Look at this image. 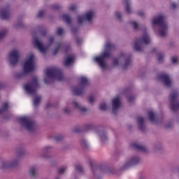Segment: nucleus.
I'll return each mask as SVG.
<instances>
[{"mask_svg": "<svg viewBox=\"0 0 179 179\" xmlns=\"http://www.w3.org/2000/svg\"><path fill=\"white\" fill-rule=\"evenodd\" d=\"M45 73L48 78L50 79H57L58 82H61L64 79V75L61 69L57 67H49L45 70Z\"/></svg>", "mask_w": 179, "mask_h": 179, "instance_id": "7ed1b4c3", "label": "nucleus"}, {"mask_svg": "<svg viewBox=\"0 0 179 179\" xmlns=\"http://www.w3.org/2000/svg\"><path fill=\"white\" fill-rule=\"evenodd\" d=\"M55 139L57 142H58V141H61V139H62V136H56Z\"/></svg>", "mask_w": 179, "mask_h": 179, "instance_id": "603ef678", "label": "nucleus"}, {"mask_svg": "<svg viewBox=\"0 0 179 179\" xmlns=\"http://www.w3.org/2000/svg\"><path fill=\"white\" fill-rule=\"evenodd\" d=\"M115 15L118 20H121V13L120 12H116Z\"/></svg>", "mask_w": 179, "mask_h": 179, "instance_id": "a19ab883", "label": "nucleus"}, {"mask_svg": "<svg viewBox=\"0 0 179 179\" xmlns=\"http://www.w3.org/2000/svg\"><path fill=\"white\" fill-rule=\"evenodd\" d=\"M119 64V61L117 58L113 59V64L115 66H117Z\"/></svg>", "mask_w": 179, "mask_h": 179, "instance_id": "79ce46f5", "label": "nucleus"}, {"mask_svg": "<svg viewBox=\"0 0 179 179\" xmlns=\"http://www.w3.org/2000/svg\"><path fill=\"white\" fill-rule=\"evenodd\" d=\"M131 24L133 29H134V30H136V29H138V23H136V22L132 21L131 22Z\"/></svg>", "mask_w": 179, "mask_h": 179, "instance_id": "c9c22d12", "label": "nucleus"}, {"mask_svg": "<svg viewBox=\"0 0 179 179\" xmlns=\"http://www.w3.org/2000/svg\"><path fill=\"white\" fill-rule=\"evenodd\" d=\"M76 170L78 173H83V168L82 167V166H80L79 164L76 165Z\"/></svg>", "mask_w": 179, "mask_h": 179, "instance_id": "2f4dec72", "label": "nucleus"}, {"mask_svg": "<svg viewBox=\"0 0 179 179\" xmlns=\"http://www.w3.org/2000/svg\"><path fill=\"white\" fill-rule=\"evenodd\" d=\"M10 14L9 13V8H3L0 13V18L3 20H8Z\"/></svg>", "mask_w": 179, "mask_h": 179, "instance_id": "2eb2a0df", "label": "nucleus"}, {"mask_svg": "<svg viewBox=\"0 0 179 179\" xmlns=\"http://www.w3.org/2000/svg\"><path fill=\"white\" fill-rule=\"evenodd\" d=\"M148 115L150 121H151V122H155V120H156V117L155 116V113H153V111L149 110L148 112Z\"/></svg>", "mask_w": 179, "mask_h": 179, "instance_id": "5701e85b", "label": "nucleus"}, {"mask_svg": "<svg viewBox=\"0 0 179 179\" xmlns=\"http://www.w3.org/2000/svg\"><path fill=\"white\" fill-rule=\"evenodd\" d=\"M73 61H75L73 57H67L64 62V66H69V65L73 64Z\"/></svg>", "mask_w": 179, "mask_h": 179, "instance_id": "412c9836", "label": "nucleus"}, {"mask_svg": "<svg viewBox=\"0 0 179 179\" xmlns=\"http://www.w3.org/2000/svg\"><path fill=\"white\" fill-rule=\"evenodd\" d=\"M51 107V103H47L46 108H50Z\"/></svg>", "mask_w": 179, "mask_h": 179, "instance_id": "4d7b16f0", "label": "nucleus"}, {"mask_svg": "<svg viewBox=\"0 0 179 179\" xmlns=\"http://www.w3.org/2000/svg\"><path fill=\"white\" fill-rule=\"evenodd\" d=\"M105 139H107V137L104 136Z\"/></svg>", "mask_w": 179, "mask_h": 179, "instance_id": "774afa93", "label": "nucleus"}, {"mask_svg": "<svg viewBox=\"0 0 179 179\" xmlns=\"http://www.w3.org/2000/svg\"><path fill=\"white\" fill-rule=\"evenodd\" d=\"M93 16H94V12L90 10L88 13H86L84 15H78V22L80 24L83 23L85 20H86V22H91L92 19H93Z\"/></svg>", "mask_w": 179, "mask_h": 179, "instance_id": "9d476101", "label": "nucleus"}, {"mask_svg": "<svg viewBox=\"0 0 179 179\" xmlns=\"http://www.w3.org/2000/svg\"><path fill=\"white\" fill-rule=\"evenodd\" d=\"M29 175L31 177H34L36 176V166H31L29 169Z\"/></svg>", "mask_w": 179, "mask_h": 179, "instance_id": "cd10ccee", "label": "nucleus"}, {"mask_svg": "<svg viewBox=\"0 0 179 179\" xmlns=\"http://www.w3.org/2000/svg\"><path fill=\"white\" fill-rule=\"evenodd\" d=\"M138 16H143V15H145V13H143V11H140L138 13Z\"/></svg>", "mask_w": 179, "mask_h": 179, "instance_id": "864d4df0", "label": "nucleus"}, {"mask_svg": "<svg viewBox=\"0 0 179 179\" xmlns=\"http://www.w3.org/2000/svg\"><path fill=\"white\" fill-rule=\"evenodd\" d=\"M76 43L78 45H79V44H80V43H82V40L80 39V38H77L76 39Z\"/></svg>", "mask_w": 179, "mask_h": 179, "instance_id": "a18cd8bd", "label": "nucleus"}, {"mask_svg": "<svg viewBox=\"0 0 179 179\" xmlns=\"http://www.w3.org/2000/svg\"><path fill=\"white\" fill-rule=\"evenodd\" d=\"M171 61L172 64H176L177 62V61H178V59H177V57H171Z\"/></svg>", "mask_w": 179, "mask_h": 179, "instance_id": "ea45409f", "label": "nucleus"}, {"mask_svg": "<svg viewBox=\"0 0 179 179\" xmlns=\"http://www.w3.org/2000/svg\"><path fill=\"white\" fill-rule=\"evenodd\" d=\"M87 131H89V129H92L93 128V126L89 124L87 126Z\"/></svg>", "mask_w": 179, "mask_h": 179, "instance_id": "5fc2aeb1", "label": "nucleus"}, {"mask_svg": "<svg viewBox=\"0 0 179 179\" xmlns=\"http://www.w3.org/2000/svg\"><path fill=\"white\" fill-rule=\"evenodd\" d=\"M63 33H64V29L61 27H59L57 29L56 34H57V36H61L63 34Z\"/></svg>", "mask_w": 179, "mask_h": 179, "instance_id": "7c9ffc66", "label": "nucleus"}, {"mask_svg": "<svg viewBox=\"0 0 179 179\" xmlns=\"http://www.w3.org/2000/svg\"><path fill=\"white\" fill-rule=\"evenodd\" d=\"M99 109H101L102 111H106L107 110V105H106V103H102L99 106Z\"/></svg>", "mask_w": 179, "mask_h": 179, "instance_id": "c756f323", "label": "nucleus"}, {"mask_svg": "<svg viewBox=\"0 0 179 179\" xmlns=\"http://www.w3.org/2000/svg\"><path fill=\"white\" fill-rule=\"evenodd\" d=\"M64 113H69V108H64Z\"/></svg>", "mask_w": 179, "mask_h": 179, "instance_id": "6e6d98bb", "label": "nucleus"}, {"mask_svg": "<svg viewBox=\"0 0 179 179\" xmlns=\"http://www.w3.org/2000/svg\"><path fill=\"white\" fill-rule=\"evenodd\" d=\"M139 163V157H133L131 158L130 162L127 164H126V167L127 166H132L134 164H138Z\"/></svg>", "mask_w": 179, "mask_h": 179, "instance_id": "4be33fe9", "label": "nucleus"}, {"mask_svg": "<svg viewBox=\"0 0 179 179\" xmlns=\"http://www.w3.org/2000/svg\"><path fill=\"white\" fill-rule=\"evenodd\" d=\"M155 51H156V49H154L153 52H155Z\"/></svg>", "mask_w": 179, "mask_h": 179, "instance_id": "69168bd1", "label": "nucleus"}, {"mask_svg": "<svg viewBox=\"0 0 179 179\" xmlns=\"http://www.w3.org/2000/svg\"><path fill=\"white\" fill-rule=\"evenodd\" d=\"M90 166H91L92 170H93V163L90 162Z\"/></svg>", "mask_w": 179, "mask_h": 179, "instance_id": "bf43d9fd", "label": "nucleus"}, {"mask_svg": "<svg viewBox=\"0 0 179 179\" xmlns=\"http://www.w3.org/2000/svg\"><path fill=\"white\" fill-rule=\"evenodd\" d=\"M6 110H8V103L5 102L3 103L1 108L0 109V114H2L3 111H6Z\"/></svg>", "mask_w": 179, "mask_h": 179, "instance_id": "c85d7f7f", "label": "nucleus"}, {"mask_svg": "<svg viewBox=\"0 0 179 179\" xmlns=\"http://www.w3.org/2000/svg\"><path fill=\"white\" fill-rule=\"evenodd\" d=\"M52 9L53 10H58V9H61V6L59 4H54L52 6Z\"/></svg>", "mask_w": 179, "mask_h": 179, "instance_id": "f704fd0d", "label": "nucleus"}, {"mask_svg": "<svg viewBox=\"0 0 179 179\" xmlns=\"http://www.w3.org/2000/svg\"><path fill=\"white\" fill-rule=\"evenodd\" d=\"M134 99H135V96H129L127 97V99L129 101H133L134 100Z\"/></svg>", "mask_w": 179, "mask_h": 179, "instance_id": "49530a36", "label": "nucleus"}, {"mask_svg": "<svg viewBox=\"0 0 179 179\" xmlns=\"http://www.w3.org/2000/svg\"><path fill=\"white\" fill-rule=\"evenodd\" d=\"M34 71V55H30L24 64V73H30Z\"/></svg>", "mask_w": 179, "mask_h": 179, "instance_id": "6e6552de", "label": "nucleus"}, {"mask_svg": "<svg viewBox=\"0 0 179 179\" xmlns=\"http://www.w3.org/2000/svg\"><path fill=\"white\" fill-rule=\"evenodd\" d=\"M73 132H76L78 134L79 132H82V131L79 128H76V129H74Z\"/></svg>", "mask_w": 179, "mask_h": 179, "instance_id": "3c124183", "label": "nucleus"}, {"mask_svg": "<svg viewBox=\"0 0 179 179\" xmlns=\"http://www.w3.org/2000/svg\"><path fill=\"white\" fill-rule=\"evenodd\" d=\"M115 48V45L110 42L106 43L105 45V52L101 53L100 57H96L94 58V61L97 62L102 69L106 68V59H110L111 57V50Z\"/></svg>", "mask_w": 179, "mask_h": 179, "instance_id": "f257e3e1", "label": "nucleus"}, {"mask_svg": "<svg viewBox=\"0 0 179 179\" xmlns=\"http://www.w3.org/2000/svg\"><path fill=\"white\" fill-rule=\"evenodd\" d=\"M3 85H2V83H0V89H2Z\"/></svg>", "mask_w": 179, "mask_h": 179, "instance_id": "052dcab7", "label": "nucleus"}, {"mask_svg": "<svg viewBox=\"0 0 179 179\" xmlns=\"http://www.w3.org/2000/svg\"><path fill=\"white\" fill-rule=\"evenodd\" d=\"M21 76H22V74H20L19 77L21 78Z\"/></svg>", "mask_w": 179, "mask_h": 179, "instance_id": "0e129e2a", "label": "nucleus"}, {"mask_svg": "<svg viewBox=\"0 0 179 179\" xmlns=\"http://www.w3.org/2000/svg\"><path fill=\"white\" fill-rule=\"evenodd\" d=\"M38 87L39 85L37 77L32 78L31 83L24 85V89L28 94H34Z\"/></svg>", "mask_w": 179, "mask_h": 179, "instance_id": "39448f33", "label": "nucleus"}, {"mask_svg": "<svg viewBox=\"0 0 179 179\" xmlns=\"http://www.w3.org/2000/svg\"><path fill=\"white\" fill-rule=\"evenodd\" d=\"M131 146L135 149L136 150H140V152H143L144 153H146L148 152V148L143 145H141L138 143H132Z\"/></svg>", "mask_w": 179, "mask_h": 179, "instance_id": "f3484780", "label": "nucleus"}, {"mask_svg": "<svg viewBox=\"0 0 179 179\" xmlns=\"http://www.w3.org/2000/svg\"><path fill=\"white\" fill-rule=\"evenodd\" d=\"M45 83H48L47 82V78L45 79Z\"/></svg>", "mask_w": 179, "mask_h": 179, "instance_id": "680f3d73", "label": "nucleus"}, {"mask_svg": "<svg viewBox=\"0 0 179 179\" xmlns=\"http://www.w3.org/2000/svg\"><path fill=\"white\" fill-rule=\"evenodd\" d=\"M81 145L83 148H87L88 147V145H87V143L86 142L85 140H83L81 141Z\"/></svg>", "mask_w": 179, "mask_h": 179, "instance_id": "58836bf2", "label": "nucleus"}, {"mask_svg": "<svg viewBox=\"0 0 179 179\" xmlns=\"http://www.w3.org/2000/svg\"><path fill=\"white\" fill-rule=\"evenodd\" d=\"M178 97V92L177 91L172 92L170 96L171 110H172V111H177V110H179V101H177Z\"/></svg>", "mask_w": 179, "mask_h": 179, "instance_id": "1a4fd4ad", "label": "nucleus"}, {"mask_svg": "<svg viewBox=\"0 0 179 179\" xmlns=\"http://www.w3.org/2000/svg\"><path fill=\"white\" fill-rule=\"evenodd\" d=\"M48 149H50V147H48V146L44 148V150H45H45H48Z\"/></svg>", "mask_w": 179, "mask_h": 179, "instance_id": "13d9d810", "label": "nucleus"}, {"mask_svg": "<svg viewBox=\"0 0 179 179\" xmlns=\"http://www.w3.org/2000/svg\"><path fill=\"white\" fill-rule=\"evenodd\" d=\"M125 11L127 13H131V7L129 6V0H124Z\"/></svg>", "mask_w": 179, "mask_h": 179, "instance_id": "b1692460", "label": "nucleus"}, {"mask_svg": "<svg viewBox=\"0 0 179 179\" xmlns=\"http://www.w3.org/2000/svg\"><path fill=\"white\" fill-rule=\"evenodd\" d=\"M69 10H75L76 9V6L72 4L69 6Z\"/></svg>", "mask_w": 179, "mask_h": 179, "instance_id": "c03bdc74", "label": "nucleus"}, {"mask_svg": "<svg viewBox=\"0 0 179 179\" xmlns=\"http://www.w3.org/2000/svg\"><path fill=\"white\" fill-rule=\"evenodd\" d=\"M170 127H171V126H167V128H170Z\"/></svg>", "mask_w": 179, "mask_h": 179, "instance_id": "e2e57ef3", "label": "nucleus"}, {"mask_svg": "<svg viewBox=\"0 0 179 179\" xmlns=\"http://www.w3.org/2000/svg\"><path fill=\"white\" fill-rule=\"evenodd\" d=\"M41 100V96H38L35 97V99L34 101V107H37V106H38L40 104Z\"/></svg>", "mask_w": 179, "mask_h": 179, "instance_id": "a878e982", "label": "nucleus"}, {"mask_svg": "<svg viewBox=\"0 0 179 179\" xmlns=\"http://www.w3.org/2000/svg\"><path fill=\"white\" fill-rule=\"evenodd\" d=\"M6 33H8L6 29H3V31H0V40L1 38H3V37H5V36H6Z\"/></svg>", "mask_w": 179, "mask_h": 179, "instance_id": "473e14b6", "label": "nucleus"}, {"mask_svg": "<svg viewBox=\"0 0 179 179\" xmlns=\"http://www.w3.org/2000/svg\"><path fill=\"white\" fill-rule=\"evenodd\" d=\"M137 122L138 123V129H140V131H145V118L138 117Z\"/></svg>", "mask_w": 179, "mask_h": 179, "instance_id": "a211bd4d", "label": "nucleus"}, {"mask_svg": "<svg viewBox=\"0 0 179 179\" xmlns=\"http://www.w3.org/2000/svg\"><path fill=\"white\" fill-rule=\"evenodd\" d=\"M10 64L13 66L19 62V52L16 50H11L8 55Z\"/></svg>", "mask_w": 179, "mask_h": 179, "instance_id": "9b49d317", "label": "nucleus"}, {"mask_svg": "<svg viewBox=\"0 0 179 179\" xmlns=\"http://www.w3.org/2000/svg\"><path fill=\"white\" fill-rule=\"evenodd\" d=\"M120 58H124L125 59V63L123 65V69H127L131 65V58L132 56L131 55H125L124 53H121Z\"/></svg>", "mask_w": 179, "mask_h": 179, "instance_id": "4468645a", "label": "nucleus"}, {"mask_svg": "<svg viewBox=\"0 0 179 179\" xmlns=\"http://www.w3.org/2000/svg\"><path fill=\"white\" fill-rule=\"evenodd\" d=\"M159 79H161L162 80L163 83H164V85L166 86V87H170L171 86V80H170V77L167 74H160L159 76Z\"/></svg>", "mask_w": 179, "mask_h": 179, "instance_id": "ddd939ff", "label": "nucleus"}, {"mask_svg": "<svg viewBox=\"0 0 179 179\" xmlns=\"http://www.w3.org/2000/svg\"><path fill=\"white\" fill-rule=\"evenodd\" d=\"M54 43V37L49 38V45H51Z\"/></svg>", "mask_w": 179, "mask_h": 179, "instance_id": "09e8293b", "label": "nucleus"}, {"mask_svg": "<svg viewBox=\"0 0 179 179\" xmlns=\"http://www.w3.org/2000/svg\"><path fill=\"white\" fill-rule=\"evenodd\" d=\"M34 45L40 51V52H42V54H45L47 49L45 47H44V45H43V43H41L36 37L34 38Z\"/></svg>", "mask_w": 179, "mask_h": 179, "instance_id": "f8f14e48", "label": "nucleus"}, {"mask_svg": "<svg viewBox=\"0 0 179 179\" xmlns=\"http://www.w3.org/2000/svg\"><path fill=\"white\" fill-rule=\"evenodd\" d=\"M73 106L74 107V108H78L80 113H85V111H87V109L86 108L79 106V105L78 104V102L76 101L73 102Z\"/></svg>", "mask_w": 179, "mask_h": 179, "instance_id": "aec40b11", "label": "nucleus"}, {"mask_svg": "<svg viewBox=\"0 0 179 179\" xmlns=\"http://www.w3.org/2000/svg\"><path fill=\"white\" fill-rule=\"evenodd\" d=\"M64 51H65V52H68V51H71V45H68L65 46Z\"/></svg>", "mask_w": 179, "mask_h": 179, "instance_id": "37998d69", "label": "nucleus"}, {"mask_svg": "<svg viewBox=\"0 0 179 179\" xmlns=\"http://www.w3.org/2000/svg\"><path fill=\"white\" fill-rule=\"evenodd\" d=\"M164 59V56L163 55V54L159 53L158 55V58H157L158 62H163Z\"/></svg>", "mask_w": 179, "mask_h": 179, "instance_id": "72a5a7b5", "label": "nucleus"}, {"mask_svg": "<svg viewBox=\"0 0 179 179\" xmlns=\"http://www.w3.org/2000/svg\"><path fill=\"white\" fill-rule=\"evenodd\" d=\"M152 24L156 26L157 24L159 27V37H164L167 31V23L164 21V15H158L152 20Z\"/></svg>", "mask_w": 179, "mask_h": 179, "instance_id": "f03ea898", "label": "nucleus"}, {"mask_svg": "<svg viewBox=\"0 0 179 179\" xmlns=\"http://www.w3.org/2000/svg\"><path fill=\"white\" fill-rule=\"evenodd\" d=\"M93 101H94V98H93V96H90L88 98V103H93Z\"/></svg>", "mask_w": 179, "mask_h": 179, "instance_id": "de8ad7c7", "label": "nucleus"}, {"mask_svg": "<svg viewBox=\"0 0 179 179\" xmlns=\"http://www.w3.org/2000/svg\"><path fill=\"white\" fill-rule=\"evenodd\" d=\"M43 36H45V33H43Z\"/></svg>", "mask_w": 179, "mask_h": 179, "instance_id": "338daca9", "label": "nucleus"}, {"mask_svg": "<svg viewBox=\"0 0 179 179\" xmlns=\"http://www.w3.org/2000/svg\"><path fill=\"white\" fill-rule=\"evenodd\" d=\"M16 164H17V162H14L12 163L4 162L1 164V169H9V167H13L14 166H16Z\"/></svg>", "mask_w": 179, "mask_h": 179, "instance_id": "6ab92c4d", "label": "nucleus"}, {"mask_svg": "<svg viewBox=\"0 0 179 179\" xmlns=\"http://www.w3.org/2000/svg\"><path fill=\"white\" fill-rule=\"evenodd\" d=\"M62 20H64V22H66V23H68V24H70L71 20V17H69V15H66V14H64L62 15Z\"/></svg>", "mask_w": 179, "mask_h": 179, "instance_id": "393cba45", "label": "nucleus"}, {"mask_svg": "<svg viewBox=\"0 0 179 179\" xmlns=\"http://www.w3.org/2000/svg\"><path fill=\"white\" fill-rule=\"evenodd\" d=\"M37 17H43L44 16V11L43 10H40L38 14H37Z\"/></svg>", "mask_w": 179, "mask_h": 179, "instance_id": "4c0bfd02", "label": "nucleus"}, {"mask_svg": "<svg viewBox=\"0 0 179 179\" xmlns=\"http://www.w3.org/2000/svg\"><path fill=\"white\" fill-rule=\"evenodd\" d=\"M61 47H62V43H59L57 44V47L53 51V55H57V54H58V51H59V48H61Z\"/></svg>", "mask_w": 179, "mask_h": 179, "instance_id": "bb28decb", "label": "nucleus"}, {"mask_svg": "<svg viewBox=\"0 0 179 179\" xmlns=\"http://www.w3.org/2000/svg\"><path fill=\"white\" fill-rule=\"evenodd\" d=\"M171 8L172 9H176V8H177V4H176V3H172L171 4Z\"/></svg>", "mask_w": 179, "mask_h": 179, "instance_id": "8fccbe9b", "label": "nucleus"}, {"mask_svg": "<svg viewBox=\"0 0 179 179\" xmlns=\"http://www.w3.org/2000/svg\"><path fill=\"white\" fill-rule=\"evenodd\" d=\"M121 106V102L120 101V97L117 96L113 100V113L115 114V110H118Z\"/></svg>", "mask_w": 179, "mask_h": 179, "instance_id": "dca6fc26", "label": "nucleus"}, {"mask_svg": "<svg viewBox=\"0 0 179 179\" xmlns=\"http://www.w3.org/2000/svg\"><path fill=\"white\" fill-rule=\"evenodd\" d=\"M88 80L85 77L80 78V85L73 89V94L75 96H81L85 92V87L87 86Z\"/></svg>", "mask_w": 179, "mask_h": 179, "instance_id": "423d86ee", "label": "nucleus"}, {"mask_svg": "<svg viewBox=\"0 0 179 179\" xmlns=\"http://www.w3.org/2000/svg\"><path fill=\"white\" fill-rule=\"evenodd\" d=\"M150 43V38L147 32H145L141 38L135 41L134 48L138 52L143 49V44L148 45Z\"/></svg>", "mask_w": 179, "mask_h": 179, "instance_id": "20e7f679", "label": "nucleus"}, {"mask_svg": "<svg viewBox=\"0 0 179 179\" xmlns=\"http://www.w3.org/2000/svg\"><path fill=\"white\" fill-rule=\"evenodd\" d=\"M65 170H66V167L59 168V170H58L59 174H62L65 171Z\"/></svg>", "mask_w": 179, "mask_h": 179, "instance_id": "e433bc0d", "label": "nucleus"}, {"mask_svg": "<svg viewBox=\"0 0 179 179\" xmlns=\"http://www.w3.org/2000/svg\"><path fill=\"white\" fill-rule=\"evenodd\" d=\"M18 121L24 124L27 131H33L36 127V122L27 116L19 117Z\"/></svg>", "mask_w": 179, "mask_h": 179, "instance_id": "0eeeda50", "label": "nucleus"}]
</instances>
